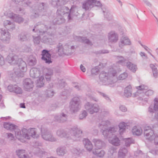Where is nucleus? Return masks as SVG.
Segmentation results:
<instances>
[{
  "instance_id": "f257e3e1",
  "label": "nucleus",
  "mask_w": 158,
  "mask_h": 158,
  "mask_svg": "<svg viewBox=\"0 0 158 158\" xmlns=\"http://www.w3.org/2000/svg\"><path fill=\"white\" fill-rule=\"evenodd\" d=\"M28 131L26 129L24 128L22 130V134H21L20 131L19 130H16L15 131V135L17 139L21 140V141L23 142V140L25 139H29L28 136L27 135Z\"/></svg>"
},
{
  "instance_id": "f03ea898",
  "label": "nucleus",
  "mask_w": 158,
  "mask_h": 158,
  "mask_svg": "<svg viewBox=\"0 0 158 158\" xmlns=\"http://www.w3.org/2000/svg\"><path fill=\"white\" fill-rule=\"evenodd\" d=\"M42 59L45 60L46 63H50L52 62L51 55L46 50H44L42 52Z\"/></svg>"
},
{
  "instance_id": "7ed1b4c3",
  "label": "nucleus",
  "mask_w": 158,
  "mask_h": 158,
  "mask_svg": "<svg viewBox=\"0 0 158 158\" xmlns=\"http://www.w3.org/2000/svg\"><path fill=\"white\" fill-rule=\"evenodd\" d=\"M17 155L20 158H28L25 155V151L23 150H19L16 152Z\"/></svg>"
},
{
  "instance_id": "20e7f679",
  "label": "nucleus",
  "mask_w": 158,
  "mask_h": 158,
  "mask_svg": "<svg viewBox=\"0 0 158 158\" xmlns=\"http://www.w3.org/2000/svg\"><path fill=\"white\" fill-rule=\"evenodd\" d=\"M132 132L134 135H140L142 133V130L141 129H137L136 127H135L132 129Z\"/></svg>"
},
{
  "instance_id": "39448f33",
  "label": "nucleus",
  "mask_w": 158,
  "mask_h": 158,
  "mask_svg": "<svg viewBox=\"0 0 158 158\" xmlns=\"http://www.w3.org/2000/svg\"><path fill=\"white\" fill-rule=\"evenodd\" d=\"M131 86L130 85L128 86L125 89V96L127 97L131 96V93L130 92V90L131 89Z\"/></svg>"
},
{
  "instance_id": "423d86ee",
  "label": "nucleus",
  "mask_w": 158,
  "mask_h": 158,
  "mask_svg": "<svg viewBox=\"0 0 158 158\" xmlns=\"http://www.w3.org/2000/svg\"><path fill=\"white\" fill-rule=\"evenodd\" d=\"M109 141L110 143L114 145L118 146L119 145V141L117 138H115L112 140L110 139Z\"/></svg>"
},
{
  "instance_id": "0eeeda50",
  "label": "nucleus",
  "mask_w": 158,
  "mask_h": 158,
  "mask_svg": "<svg viewBox=\"0 0 158 158\" xmlns=\"http://www.w3.org/2000/svg\"><path fill=\"white\" fill-rule=\"evenodd\" d=\"M85 141L87 142L85 145V146L87 149L89 151H90L92 148V145L88 139L85 140Z\"/></svg>"
},
{
  "instance_id": "6e6552de",
  "label": "nucleus",
  "mask_w": 158,
  "mask_h": 158,
  "mask_svg": "<svg viewBox=\"0 0 158 158\" xmlns=\"http://www.w3.org/2000/svg\"><path fill=\"white\" fill-rule=\"evenodd\" d=\"M4 127L7 129L12 130L15 128V126L12 124H10L9 123H5L4 125Z\"/></svg>"
},
{
  "instance_id": "1a4fd4ad",
  "label": "nucleus",
  "mask_w": 158,
  "mask_h": 158,
  "mask_svg": "<svg viewBox=\"0 0 158 158\" xmlns=\"http://www.w3.org/2000/svg\"><path fill=\"white\" fill-rule=\"evenodd\" d=\"M120 130L121 132L123 131L124 129L125 126V123H120L119 125Z\"/></svg>"
},
{
  "instance_id": "9d476101",
  "label": "nucleus",
  "mask_w": 158,
  "mask_h": 158,
  "mask_svg": "<svg viewBox=\"0 0 158 158\" xmlns=\"http://www.w3.org/2000/svg\"><path fill=\"white\" fill-rule=\"evenodd\" d=\"M123 42H122V43L124 45H129L131 43L129 40L127 38H125L123 40Z\"/></svg>"
},
{
  "instance_id": "9b49d317",
  "label": "nucleus",
  "mask_w": 158,
  "mask_h": 158,
  "mask_svg": "<svg viewBox=\"0 0 158 158\" xmlns=\"http://www.w3.org/2000/svg\"><path fill=\"white\" fill-rule=\"evenodd\" d=\"M127 76V75L126 73H123L120 75L119 78L120 80H123L125 79Z\"/></svg>"
},
{
  "instance_id": "f8f14e48",
  "label": "nucleus",
  "mask_w": 158,
  "mask_h": 158,
  "mask_svg": "<svg viewBox=\"0 0 158 158\" xmlns=\"http://www.w3.org/2000/svg\"><path fill=\"white\" fill-rule=\"evenodd\" d=\"M30 132L31 133H29V135H30L31 136H32L35 134V130L34 129H31L30 130Z\"/></svg>"
},
{
  "instance_id": "ddd939ff",
  "label": "nucleus",
  "mask_w": 158,
  "mask_h": 158,
  "mask_svg": "<svg viewBox=\"0 0 158 158\" xmlns=\"http://www.w3.org/2000/svg\"><path fill=\"white\" fill-rule=\"evenodd\" d=\"M15 92L17 94H20L22 93V90L20 88L18 87L15 90Z\"/></svg>"
},
{
  "instance_id": "4468645a",
  "label": "nucleus",
  "mask_w": 158,
  "mask_h": 158,
  "mask_svg": "<svg viewBox=\"0 0 158 158\" xmlns=\"http://www.w3.org/2000/svg\"><path fill=\"white\" fill-rule=\"evenodd\" d=\"M86 113L85 111H84L81 114H80V118L81 119L83 118L84 117H85L86 116Z\"/></svg>"
},
{
  "instance_id": "2eb2a0df",
  "label": "nucleus",
  "mask_w": 158,
  "mask_h": 158,
  "mask_svg": "<svg viewBox=\"0 0 158 158\" xmlns=\"http://www.w3.org/2000/svg\"><path fill=\"white\" fill-rule=\"evenodd\" d=\"M153 74L154 77H156L157 76V73L156 70V69H154L153 70Z\"/></svg>"
},
{
  "instance_id": "dca6fc26",
  "label": "nucleus",
  "mask_w": 158,
  "mask_h": 158,
  "mask_svg": "<svg viewBox=\"0 0 158 158\" xmlns=\"http://www.w3.org/2000/svg\"><path fill=\"white\" fill-rule=\"evenodd\" d=\"M80 68H81V70L83 72H85L86 70L85 69V67L83 65H82V64L80 66Z\"/></svg>"
},
{
  "instance_id": "f3484780",
  "label": "nucleus",
  "mask_w": 158,
  "mask_h": 158,
  "mask_svg": "<svg viewBox=\"0 0 158 158\" xmlns=\"http://www.w3.org/2000/svg\"><path fill=\"white\" fill-rule=\"evenodd\" d=\"M120 109L123 111H125L127 110L126 108L124 106H121L120 107Z\"/></svg>"
},
{
  "instance_id": "a211bd4d",
  "label": "nucleus",
  "mask_w": 158,
  "mask_h": 158,
  "mask_svg": "<svg viewBox=\"0 0 158 158\" xmlns=\"http://www.w3.org/2000/svg\"><path fill=\"white\" fill-rule=\"evenodd\" d=\"M125 153H123V152L122 153V150H120L119 151V157H120L121 156H125Z\"/></svg>"
},
{
  "instance_id": "6ab92c4d",
  "label": "nucleus",
  "mask_w": 158,
  "mask_h": 158,
  "mask_svg": "<svg viewBox=\"0 0 158 158\" xmlns=\"http://www.w3.org/2000/svg\"><path fill=\"white\" fill-rule=\"evenodd\" d=\"M100 153L102 154L101 155H100L99 154V153L98 154V156L100 157H101L102 156L104 155V152L103 151H101L100 152Z\"/></svg>"
},
{
  "instance_id": "aec40b11",
  "label": "nucleus",
  "mask_w": 158,
  "mask_h": 158,
  "mask_svg": "<svg viewBox=\"0 0 158 158\" xmlns=\"http://www.w3.org/2000/svg\"><path fill=\"white\" fill-rule=\"evenodd\" d=\"M130 64V65L129 66V69L131 70H132L134 72V70L132 69V67H133V64Z\"/></svg>"
},
{
  "instance_id": "412c9836",
  "label": "nucleus",
  "mask_w": 158,
  "mask_h": 158,
  "mask_svg": "<svg viewBox=\"0 0 158 158\" xmlns=\"http://www.w3.org/2000/svg\"><path fill=\"white\" fill-rule=\"evenodd\" d=\"M8 137L10 138V139L11 140L13 139V138L12 135L11 134H9L8 135Z\"/></svg>"
},
{
  "instance_id": "4be33fe9",
  "label": "nucleus",
  "mask_w": 158,
  "mask_h": 158,
  "mask_svg": "<svg viewBox=\"0 0 158 158\" xmlns=\"http://www.w3.org/2000/svg\"><path fill=\"white\" fill-rule=\"evenodd\" d=\"M20 107L21 108H25V106L24 103H21L20 104Z\"/></svg>"
},
{
  "instance_id": "5701e85b",
  "label": "nucleus",
  "mask_w": 158,
  "mask_h": 158,
  "mask_svg": "<svg viewBox=\"0 0 158 158\" xmlns=\"http://www.w3.org/2000/svg\"><path fill=\"white\" fill-rule=\"evenodd\" d=\"M61 151L60 150H59L58 149L57 150V152L58 154L59 155H62V154H61L60 153V151Z\"/></svg>"
},
{
  "instance_id": "b1692460",
  "label": "nucleus",
  "mask_w": 158,
  "mask_h": 158,
  "mask_svg": "<svg viewBox=\"0 0 158 158\" xmlns=\"http://www.w3.org/2000/svg\"><path fill=\"white\" fill-rule=\"evenodd\" d=\"M48 135H43V137L44 139H46V140H47V139H46V137H48Z\"/></svg>"
},
{
  "instance_id": "393cba45",
  "label": "nucleus",
  "mask_w": 158,
  "mask_h": 158,
  "mask_svg": "<svg viewBox=\"0 0 158 158\" xmlns=\"http://www.w3.org/2000/svg\"><path fill=\"white\" fill-rule=\"evenodd\" d=\"M97 151H95V152H94V153L95 154H98V153L97 152H99V151L98 150H97Z\"/></svg>"
},
{
  "instance_id": "a878e982",
  "label": "nucleus",
  "mask_w": 158,
  "mask_h": 158,
  "mask_svg": "<svg viewBox=\"0 0 158 158\" xmlns=\"http://www.w3.org/2000/svg\"><path fill=\"white\" fill-rule=\"evenodd\" d=\"M98 111V109L97 108H95L94 109V112H97Z\"/></svg>"
},
{
  "instance_id": "bb28decb",
  "label": "nucleus",
  "mask_w": 158,
  "mask_h": 158,
  "mask_svg": "<svg viewBox=\"0 0 158 158\" xmlns=\"http://www.w3.org/2000/svg\"><path fill=\"white\" fill-rule=\"evenodd\" d=\"M150 66L151 67H155V66L152 64H151Z\"/></svg>"
},
{
  "instance_id": "cd10ccee",
  "label": "nucleus",
  "mask_w": 158,
  "mask_h": 158,
  "mask_svg": "<svg viewBox=\"0 0 158 158\" xmlns=\"http://www.w3.org/2000/svg\"><path fill=\"white\" fill-rule=\"evenodd\" d=\"M149 131L150 132H151L152 133H153V132H152V130H149Z\"/></svg>"
},
{
  "instance_id": "c85d7f7f",
  "label": "nucleus",
  "mask_w": 158,
  "mask_h": 158,
  "mask_svg": "<svg viewBox=\"0 0 158 158\" xmlns=\"http://www.w3.org/2000/svg\"><path fill=\"white\" fill-rule=\"evenodd\" d=\"M33 72V70H31V71H30V73H31L32 72Z\"/></svg>"
},
{
  "instance_id": "c756f323",
  "label": "nucleus",
  "mask_w": 158,
  "mask_h": 158,
  "mask_svg": "<svg viewBox=\"0 0 158 158\" xmlns=\"http://www.w3.org/2000/svg\"><path fill=\"white\" fill-rule=\"evenodd\" d=\"M155 102H157V99H155Z\"/></svg>"
},
{
  "instance_id": "7c9ffc66",
  "label": "nucleus",
  "mask_w": 158,
  "mask_h": 158,
  "mask_svg": "<svg viewBox=\"0 0 158 158\" xmlns=\"http://www.w3.org/2000/svg\"><path fill=\"white\" fill-rule=\"evenodd\" d=\"M126 152V151L124 149V152Z\"/></svg>"
},
{
  "instance_id": "2f4dec72",
  "label": "nucleus",
  "mask_w": 158,
  "mask_h": 158,
  "mask_svg": "<svg viewBox=\"0 0 158 158\" xmlns=\"http://www.w3.org/2000/svg\"><path fill=\"white\" fill-rule=\"evenodd\" d=\"M146 131H146V130H145V132H145V133H146Z\"/></svg>"
},
{
  "instance_id": "473e14b6",
  "label": "nucleus",
  "mask_w": 158,
  "mask_h": 158,
  "mask_svg": "<svg viewBox=\"0 0 158 158\" xmlns=\"http://www.w3.org/2000/svg\"><path fill=\"white\" fill-rule=\"evenodd\" d=\"M114 35H112V36H114Z\"/></svg>"
},
{
  "instance_id": "72a5a7b5",
  "label": "nucleus",
  "mask_w": 158,
  "mask_h": 158,
  "mask_svg": "<svg viewBox=\"0 0 158 158\" xmlns=\"http://www.w3.org/2000/svg\"><path fill=\"white\" fill-rule=\"evenodd\" d=\"M142 53L143 54V55H144V53Z\"/></svg>"
},
{
  "instance_id": "f704fd0d",
  "label": "nucleus",
  "mask_w": 158,
  "mask_h": 158,
  "mask_svg": "<svg viewBox=\"0 0 158 158\" xmlns=\"http://www.w3.org/2000/svg\"><path fill=\"white\" fill-rule=\"evenodd\" d=\"M134 68L135 69V66H134Z\"/></svg>"
},
{
  "instance_id": "c9c22d12",
  "label": "nucleus",
  "mask_w": 158,
  "mask_h": 158,
  "mask_svg": "<svg viewBox=\"0 0 158 158\" xmlns=\"http://www.w3.org/2000/svg\"><path fill=\"white\" fill-rule=\"evenodd\" d=\"M93 113H92V112H91V114H93Z\"/></svg>"
},
{
  "instance_id": "e433bc0d",
  "label": "nucleus",
  "mask_w": 158,
  "mask_h": 158,
  "mask_svg": "<svg viewBox=\"0 0 158 158\" xmlns=\"http://www.w3.org/2000/svg\"><path fill=\"white\" fill-rule=\"evenodd\" d=\"M1 63H2L0 62V64H1Z\"/></svg>"
}]
</instances>
